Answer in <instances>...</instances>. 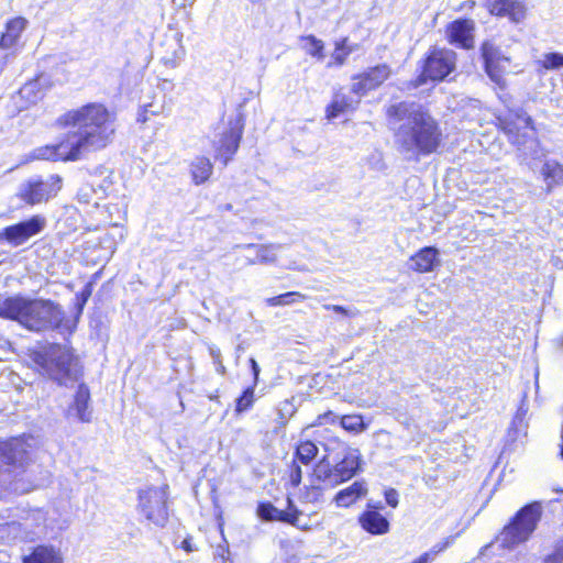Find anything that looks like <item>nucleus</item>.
<instances>
[{
    "label": "nucleus",
    "instance_id": "f257e3e1",
    "mask_svg": "<svg viewBox=\"0 0 563 563\" xmlns=\"http://www.w3.org/2000/svg\"><path fill=\"white\" fill-rule=\"evenodd\" d=\"M387 114L399 122L394 142L406 161L419 162L421 157L437 152L442 142V133L438 122L421 106L399 102L391 104Z\"/></svg>",
    "mask_w": 563,
    "mask_h": 563
},
{
    "label": "nucleus",
    "instance_id": "f03ea898",
    "mask_svg": "<svg viewBox=\"0 0 563 563\" xmlns=\"http://www.w3.org/2000/svg\"><path fill=\"white\" fill-rule=\"evenodd\" d=\"M57 123L77 129L68 134L75 147L74 157H84L91 151L106 147L115 131L114 114L101 103H88L70 110L60 115Z\"/></svg>",
    "mask_w": 563,
    "mask_h": 563
},
{
    "label": "nucleus",
    "instance_id": "7ed1b4c3",
    "mask_svg": "<svg viewBox=\"0 0 563 563\" xmlns=\"http://www.w3.org/2000/svg\"><path fill=\"white\" fill-rule=\"evenodd\" d=\"M0 317L16 321L30 331L69 329L64 324L63 308L52 300L9 297L0 301Z\"/></svg>",
    "mask_w": 563,
    "mask_h": 563
},
{
    "label": "nucleus",
    "instance_id": "20e7f679",
    "mask_svg": "<svg viewBox=\"0 0 563 563\" xmlns=\"http://www.w3.org/2000/svg\"><path fill=\"white\" fill-rule=\"evenodd\" d=\"M32 358L48 378L59 385L70 386L81 376L78 357L66 346L51 345L43 351L35 352Z\"/></svg>",
    "mask_w": 563,
    "mask_h": 563
},
{
    "label": "nucleus",
    "instance_id": "39448f33",
    "mask_svg": "<svg viewBox=\"0 0 563 563\" xmlns=\"http://www.w3.org/2000/svg\"><path fill=\"white\" fill-rule=\"evenodd\" d=\"M541 515L542 507L538 501L528 504L518 510L498 536L501 547L514 548L526 542L536 530Z\"/></svg>",
    "mask_w": 563,
    "mask_h": 563
},
{
    "label": "nucleus",
    "instance_id": "423d86ee",
    "mask_svg": "<svg viewBox=\"0 0 563 563\" xmlns=\"http://www.w3.org/2000/svg\"><path fill=\"white\" fill-rule=\"evenodd\" d=\"M62 189V178L51 175L47 178L33 176L24 180L18 191V197L29 206L48 201Z\"/></svg>",
    "mask_w": 563,
    "mask_h": 563
},
{
    "label": "nucleus",
    "instance_id": "0eeeda50",
    "mask_svg": "<svg viewBox=\"0 0 563 563\" xmlns=\"http://www.w3.org/2000/svg\"><path fill=\"white\" fill-rule=\"evenodd\" d=\"M167 486L148 487L139 493V508L144 517L157 527L168 521Z\"/></svg>",
    "mask_w": 563,
    "mask_h": 563
},
{
    "label": "nucleus",
    "instance_id": "6e6552de",
    "mask_svg": "<svg viewBox=\"0 0 563 563\" xmlns=\"http://www.w3.org/2000/svg\"><path fill=\"white\" fill-rule=\"evenodd\" d=\"M455 52L434 48L426 59L422 75L431 80H443L455 69Z\"/></svg>",
    "mask_w": 563,
    "mask_h": 563
},
{
    "label": "nucleus",
    "instance_id": "1a4fd4ad",
    "mask_svg": "<svg viewBox=\"0 0 563 563\" xmlns=\"http://www.w3.org/2000/svg\"><path fill=\"white\" fill-rule=\"evenodd\" d=\"M342 484L334 465L329 462L324 456L313 467L311 474V487L309 488L308 496L310 500L317 501L321 496L322 489H333Z\"/></svg>",
    "mask_w": 563,
    "mask_h": 563
},
{
    "label": "nucleus",
    "instance_id": "9d476101",
    "mask_svg": "<svg viewBox=\"0 0 563 563\" xmlns=\"http://www.w3.org/2000/svg\"><path fill=\"white\" fill-rule=\"evenodd\" d=\"M499 126L508 135L512 144H520V141L528 135V129L533 130L532 119L522 109L509 110L506 114L497 118Z\"/></svg>",
    "mask_w": 563,
    "mask_h": 563
},
{
    "label": "nucleus",
    "instance_id": "9b49d317",
    "mask_svg": "<svg viewBox=\"0 0 563 563\" xmlns=\"http://www.w3.org/2000/svg\"><path fill=\"white\" fill-rule=\"evenodd\" d=\"M390 67L386 64L377 65L368 70L354 75L351 91L358 98L378 88L390 76Z\"/></svg>",
    "mask_w": 563,
    "mask_h": 563
},
{
    "label": "nucleus",
    "instance_id": "f8f14e48",
    "mask_svg": "<svg viewBox=\"0 0 563 563\" xmlns=\"http://www.w3.org/2000/svg\"><path fill=\"white\" fill-rule=\"evenodd\" d=\"M45 225L44 217L33 216L25 221L4 228L5 241L12 246H20L32 236L41 233Z\"/></svg>",
    "mask_w": 563,
    "mask_h": 563
},
{
    "label": "nucleus",
    "instance_id": "ddd939ff",
    "mask_svg": "<svg viewBox=\"0 0 563 563\" xmlns=\"http://www.w3.org/2000/svg\"><path fill=\"white\" fill-rule=\"evenodd\" d=\"M287 510H279L271 503H261L257 506V516L266 521L287 522L299 529L307 530L308 527L306 525H301L299 520L301 511L297 509V507L292 504V500L290 498L287 499Z\"/></svg>",
    "mask_w": 563,
    "mask_h": 563
},
{
    "label": "nucleus",
    "instance_id": "4468645a",
    "mask_svg": "<svg viewBox=\"0 0 563 563\" xmlns=\"http://www.w3.org/2000/svg\"><path fill=\"white\" fill-rule=\"evenodd\" d=\"M243 125L236 121L234 125L223 132L218 141H214L216 158L222 161L224 165L229 163L239 148L242 137Z\"/></svg>",
    "mask_w": 563,
    "mask_h": 563
},
{
    "label": "nucleus",
    "instance_id": "2eb2a0df",
    "mask_svg": "<svg viewBox=\"0 0 563 563\" xmlns=\"http://www.w3.org/2000/svg\"><path fill=\"white\" fill-rule=\"evenodd\" d=\"M474 21L468 19H459L450 23L446 27V36L451 44L461 48H472L474 45Z\"/></svg>",
    "mask_w": 563,
    "mask_h": 563
},
{
    "label": "nucleus",
    "instance_id": "dca6fc26",
    "mask_svg": "<svg viewBox=\"0 0 563 563\" xmlns=\"http://www.w3.org/2000/svg\"><path fill=\"white\" fill-rule=\"evenodd\" d=\"M481 51L485 64V70L488 77L494 82L500 85L504 75L501 63H509V59L505 56H501L499 49L488 41L483 43Z\"/></svg>",
    "mask_w": 563,
    "mask_h": 563
},
{
    "label": "nucleus",
    "instance_id": "f3484780",
    "mask_svg": "<svg viewBox=\"0 0 563 563\" xmlns=\"http://www.w3.org/2000/svg\"><path fill=\"white\" fill-rule=\"evenodd\" d=\"M75 147L67 135L65 141L56 145L41 146L34 151V158L48 161H78L81 157H74Z\"/></svg>",
    "mask_w": 563,
    "mask_h": 563
},
{
    "label": "nucleus",
    "instance_id": "a211bd4d",
    "mask_svg": "<svg viewBox=\"0 0 563 563\" xmlns=\"http://www.w3.org/2000/svg\"><path fill=\"white\" fill-rule=\"evenodd\" d=\"M68 417H76L80 422H90L92 409L90 408V391L85 384H80L75 394L73 404L67 409Z\"/></svg>",
    "mask_w": 563,
    "mask_h": 563
},
{
    "label": "nucleus",
    "instance_id": "6ab92c4d",
    "mask_svg": "<svg viewBox=\"0 0 563 563\" xmlns=\"http://www.w3.org/2000/svg\"><path fill=\"white\" fill-rule=\"evenodd\" d=\"M236 247H243L250 252H253L254 255L246 256L247 265L255 264H275L277 262V251H279L283 245L282 244H245V245H236Z\"/></svg>",
    "mask_w": 563,
    "mask_h": 563
},
{
    "label": "nucleus",
    "instance_id": "aec40b11",
    "mask_svg": "<svg viewBox=\"0 0 563 563\" xmlns=\"http://www.w3.org/2000/svg\"><path fill=\"white\" fill-rule=\"evenodd\" d=\"M485 5L492 14L508 16L514 22H520L526 15L521 2L515 0H485Z\"/></svg>",
    "mask_w": 563,
    "mask_h": 563
},
{
    "label": "nucleus",
    "instance_id": "412c9836",
    "mask_svg": "<svg viewBox=\"0 0 563 563\" xmlns=\"http://www.w3.org/2000/svg\"><path fill=\"white\" fill-rule=\"evenodd\" d=\"M367 493V483L364 479L355 481L350 486L339 490L333 498V503L336 507L347 508L365 497Z\"/></svg>",
    "mask_w": 563,
    "mask_h": 563
},
{
    "label": "nucleus",
    "instance_id": "4be33fe9",
    "mask_svg": "<svg viewBox=\"0 0 563 563\" xmlns=\"http://www.w3.org/2000/svg\"><path fill=\"white\" fill-rule=\"evenodd\" d=\"M360 526L374 536L386 534L389 531V521L385 516L374 509H365L358 516Z\"/></svg>",
    "mask_w": 563,
    "mask_h": 563
},
{
    "label": "nucleus",
    "instance_id": "5701e85b",
    "mask_svg": "<svg viewBox=\"0 0 563 563\" xmlns=\"http://www.w3.org/2000/svg\"><path fill=\"white\" fill-rule=\"evenodd\" d=\"M342 483L350 481L361 471V456L357 450L346 449L341 461L334 464Z\"/></svg>",
    "mask_w": 563,
    "mask_h": 563
},
{
    "label": "nucleus",
    "instance_id": "b1692460",
    "mask_svg": "<svg viewBox=\"0 0 563 563\" xmlns=\"http://www.w3.org/2000/svg\"><path fill=\"white\" fill-rule=\"evenodd\" d=\"M411 268L419 273L432 272L439 264V251L433 246H426L411 256Z\"/></svg>",
    "mask_w": 563,
    "mask_h": 563
},
{
    "label": "nucleus",
    "instance_id": "393cba45",
    "mask_svg": "<svg viewBox=\"0 0 563 563\" xmlns=\"http://www.w3.org/2000/svg\"><path fill=\"white\" fill-rule=\"evenodd\" d=\"M360 103V98L354 100L342 91L334 93L331 103L325 109V117L329 121L338 118L340 114L353 111Z\"/></svg>",
    "mask_w": 563,
    "mask_h": 563
},
{
    "label": "nucleus",
    "instance_id": "a878e982",
    "mask_svg": "<svg viewBox=\"0 0 563 563\" xmlns=\"http://www.w3.org/2000/svg\"><path fill=\"white\" fill-rule=\"evenodd\" d=\"M45 81V78L43 76H40L36 79L26 82L19 90V97L24 101V104H22V107H29L30 104H34L44 97Z\"/></svg>",
    "mask_w": 563,
    "mask_h": 563
},
{
    "label": "nucleus",
    "instance_id": "bb28decb",
    "mask_svg": "<svg viewBox=\"0 0 563 563\" xmlns=\"http://www.w3.org/2000/svg\"><path fill=\"white\" fill-rule=\"evenodd\" d=\"M26 26V20L23 18H15L10 20L7 23L5 32L2 33L0 38V48H11L13 47L18 40L20 38L21 33Z\"/></svg>",
    "mask_w": 563,
    "mask_h": 563
},
{
    "label": "nucleus",
    "instance_id": "cd10ccee",
    "mask_svg": "<svg viewBox=\"0 0 563 563\" xmlns=\"http://www.w3.org/2000/svg\"><path fill=\"white\" fill-rule=\"evenodd\" d=\"M520 156L523 161H539L545 156V151L541 147L540 142L532 136H527L520 144H517Z\"/></svg>",
    "mask_w": 563,
    "mask_h": 563
},
{
    "label": "nucleus",
    "instance_id": "c85d7f7f",
    "mask_svg": "<svg viewBox=\"0 0 563 563\" xmlns=\"http://www.w3.org/2000/svg\"><path fill=\"white\" fill-rule=\"evenodd\" d=\"M59 552L53 547L40 545L33 552L24 558L23 563H62Z\"/></svg>",
    "mask_w": 563,
    "mask_h": 563
},
{
    "label": "nucleus",
    "instance_id": "c756f323",
    "mask_svg": "<svg viewBox=\"0 0 563 563\" xmlns=\"http://www.w3.org/2000/svg\"><path fill=\"white\" fill-rule=\"evenodd\" d=\"M541 175L548 190H551L554 185L563 184V165L553 159L545 161L541 168Z\"/></svg>",
    "mask_w": 563,
    "mask_h": 563
},
{
    "label": "nucleus",
    "instance_id": "7c9ffc66",
    "mask_svg": "<svg viewBox=\"0 0 563 563\" xmlns=\"http://www.w3.org/2000/svg\"><path fill=\"white\" fill-rule=\"evenodd\" d=\"M190 172L196 185L203 184L212 174V164L205 156L196 157L190 165Z\"/></svg>",
    "mask_w": 563,
    "mask_h": 563
},
{
    "label": "nucleus",
    "instance_id": "2f4dec72",
    "mask_svg": "<svg viewBox=\"0 0 563 563\" xmlns=\"http://www.w3.org/2000/svg\"><path fill=\"white\" fill-rule=\"evenodd\" d=\"M181 34H176L174 38V48L172 53H166L162 59L170 68H176L186 56V49L181 43Z\"/></svg>",
    "mask_w": 563,
    "mask_h": 563
},
{
    "label": "nucleus",
    "instance_id": "473e14b6",
    "mask_svg": "<svg viewBox=\"0 0 563 563\" xmlns=\"http://www.w3.org/2000/svg\"><path fill=\"white\" fill-rule=\"evenodd\" d=\"M301 42L303 43V49L309 55L317 57L318 59H323L324 44L321 40L317 38L314 35H306L301 37Z\"/></svg>",
    "mask_w": 563,
    "mask_h": 563
},
{
    "label": "nucleus",
    "instance_id": "72a5a7b5",
    "mask_svg": "<svg viewBox=\"0 0 563 563\" xmlns=\"http://www.w3.org/2000/svg\"><path fill=\"white\" fill-rule=\"evenodd\" d=\"M341 427L354 433H361L366 430L367 426L363 421V417L360 415H346L340 419Z\"/></svg>",
    "mask_w": 563,
    "mask_h": 563
},
{
    "label": "nucleus",
    "instance_id": "f704fd0d",
    "mask_svg": "<svg viewBox=\"0 0 563 563\" xmlns=\"http://www.w3.org/2000/svg\"><path fill=\"white\" fill-rule=\"evenodd\" d=\"M318 454V446L312 441L301 442L296 450V457L302 464H309Z\"/></svg>",
    "mask_w": 563,
    "mask_h": 563
},
{
    "label": "nucleus",
    "instance_id": "c9c22d12",
    "mask_svg": "<svg viewBox=\"0 0 563 563\" xmlns=\"http://www.w3.org/2000/svg\"><path fill=\"white\" fill-rule=\"evenodd\" d=\"M538 64L545 70H554L563 67V54L552 52L543 55Z\"/></svg>",
    "mask_w": 563,
    "mask_h": 563
},
{
    "label": "nucleus",
    "instance_id": "e433bc0d",
    "mask_svg": "<svg viewBox=\"0 0 563 563\" xmlns=\"http://www.w3.org/2000/svg\"><path fill=\"white\" fill-rule=\"evenodd\" d=\"M254 402V386L247 387L236 399L235 411L241 413L249 410Z\"/></svg>",
    "mask_w": 563,
    "mask_h": 563
},
{
    "label": "nucleus",
    "instance_id": "4c0bfd02",
    "mask_svg": "<svg viewBox=\"0 0 563 563\" xmlns=\"http://www.w3.org/2000/svg\"><path fill=\"white\" fill-rule=\"evenodd\" d=\"M450 544V541H445L442 544H437L432 548V550L424 552L419 558H417L411 563H432L434 556L446 549Z\"/></svg>",
    "mask_w": 563,
    "mask_h": 563
},
{
    "label": "nucleus",
    "instance_id": "58836bf2",
    "mask_svg": "<svg viewBox=\"0 0 563 563\" xmlns=\"http://www.w3.org/2000/svg\"><path fill=\"white\" fill-rule=\"evenodd\" d=\"M345 44H346V37L342 38L341 41H338L335 43V49L332 54V57L334 59V63L338 66L344 65V63L346 62V58L349 56L347 53H345Z\"/></svg>",
    "mask_w": 563,
    "mask_h": 563
},
{
    "label": "nucleus",
    "instance_id": "ea45409f",
    "mask_svg": "<svg viewBox=\"0 0 563 563\" xmlns=\"http://www.w3.org/2000/svg\"><path fill=\"white\" fill-rule=\"evenodd\" d=\"M92 294V285L87 284L84 289L76 295V307L78 310V314H81L85 305Z\"/></svg>",
    "mask_w": 563,
    "mask_h": 563
},
{
    "label": "nucleus",
    "instance_id": "a19ab883",
    "mask_svg": "<svg viewBox=\"0 0 563 563\" xmlns=\"http://www.w3.org/2000/svg\"><path fill=\"white\" fill-rule=\"evenodd\" d=\"M277 413L279 418L278 423L283 426L286 424L288 418L294 413V408L289 400H285L279 404Z\"/></svg>",
    "mask_w": 563,
    "mask_h": 563
},
{
    "label": "nucleus",
    "instance_id": "79ce46f5",
    "mask_svg": "<svg viewBox=\"0 0 563 563\" xmlns=\"http://www.w3.org/2000/svg\"><path fill=\"white\" fill-rule=\"evenodd\" d=\"M323 308L325 310H331L338 314H341L345 318H354L358 313V311L355 309H346L345 307L339 305H323Z\"/></svg>",
    "mask_w": 563,
    "mask_h": 563
},
{
    "label": "nucleus",
    "instance_id": "37998d69",
    "mask_svg": "<svg viewBox=\"0 0 563 563\" xmlns=\"http://www.w3.org/2000/svg\"><path fill=\"white\" fill-rule=\"evenodd\" d=\"M283 300L285 306L291 305L297 301H303L306 299V296L303 294L297 292V291H289L282 294Z\"/></svg>",
    "mask_w": 563,
    "mask_h": 563
},
{
    "label": "nucleus",
    "instance_id": "c03bdc74",
    "mask_svg": "<svg viewBox=\"0 0 563 563\" xmlns=\"http://www.w3.org/2000/svg\"><path fill=\"white\" fill-rule=\"evenodd\" d=\"M229 554H230V552H229V547H228L227 542H224V544H219L214 552L216 559H221V563H225V561L229 558Z\"/></svg>",
    "mask_w": 563,
    "mask_h": 563
},
{
    "label": "nucleus",
    "instance_id": "a18cd8bd",
    "mask_svg": "<svg viewBox=\"0 0 563 563\" xmlns=\"http://www.w3.org/2000/svg\"><path fill=\"white\" fill-rule=\"evenodd\" d=\"M385 499L390 507L396 508L398 506V493L395 489H387L385 492Z\"/></svg>",
    "mask_w": 563,
    "mask_h": 563
},
{
    "label": "nucleus",
    "instance_id": "49530a36",
    "mask_svg": "<svg viewBox=\"0 0 563 563\" xmlns=\"http://www.w3.org/2000/svg\"><path fill=\"white\" fill-rule=\"evenodd\" d=\"M302 472L300 466L296 465L290 474V482L294 486H298L301 483Z\"/></svg>",
    "mask_w": 563,
    "mask_h": 563
},
{
    "label": "nucleus",
    "instance_id": "de8ad7c7",
    "mask_svg": "<svg viewBox=\"0 0 563 563\" xmlns=\"http://www.w3.org/2000/svg\"><path fill=\"white\" fill-rule=\"evenodd\" d=\"M320 423H328V422H334L338 419V416L334 415L332 411H328L319 417Z\"/></svg>",
    "mask_w": 563,
    "mask_h": 563
},
{
    "label": "nucleus",
    "instance_id": "09e8293b",
    "mask_svg": "<svg viewBox=\"0 0 563 563\" xmlns=\"http://www.w3.org/2000/svg\"><path fill=\"white\" fill-rule=\"evenodd\" d=\"M266 303L271 307L285 306L282 295L266 299Z\"/></svg>",
    "mask_w": 563,
    "mask_h": 563
},
{
    "label": "nucleus",
    "instance_id": "8fccbe9b",
    "mask_svg": "<svg viewBox=\"0 0 563 563\" xmlns=\"http://www.w3.org/2000/svg\"><path fill=\"white\" fill-rule=\"evenodd\" d=\"M250 364L254 375V385H256L260 375V366L254 358H250Z\"/></svg>",
    "mask_w": 563,
    "mask_h": 563
},
{
    "label": "nucleus",
    "instance_id": "3c124183",
    "mask_svg": "<svg viewBox=\"0 0 563 563\" xmlns=\"http://www.w3.org/2000/svg\"><path fill=\"white\" fill-rule=\"evenodd\" d=\"M384 508V505L382 501H373V500H369L367 504H366V509H374L376 511L379 512L380 509Z\"/></svg>",
    "mask_w": 563,
    "mask_h": 563
},
{
    "label": "nucleus",
    "instance_id": "603ef678",
    "mask_svg": "<svg viewBox=\"0 0 563 563\" xmlns=\"http://www.w3.org/2000/svg\"><path fill=\"white\" fill-rule=\"evenodd\" d=\"M174 4L178 8H186L188 5H191L195 0H173Z\"/></svg>",
    "mask_w": 563,
    "mask_h": 563
},
{
    "label": "nucleus",
    "instance_id": "864d4df0",
    "mask_svg": "<svg viewBox=\"0 0 563 563\" xmlns=\"http://www.w3.org/2000/svg\"><path fill=\"white\" fill-rule=\"evenodd\" d=\"M181 548L186 551V552H192L196 550V548H194L191 541L189 539H185L183 542H181Z\"/></svg>",
    "mask_w": 563,
    "mask_h": 563
},
{
    "label": "nucleus",
    "instance_id": "5fc2aeb1",
    "mask_svg": "<svg viewBox=\"0 0 563 563\" xmlns=\"http://www.w3.org/2000/svg\"><path fill=\"white\" fill-rule=\"evenodd\" d=\"M8 57H9L8 54L0 56V74L3 71V69L7 65Z\"/></svg>",
    "mask_w": 563,
    "mask_h": 563
},
{
    "label": "nucleus",
    "instance_id": "6e6d98bb",
    "mask_svg": "<svg viewBox=\"0 0 563 563\" xmlns=\"http://www.w3.org/2000/svg\"><path fill=\"white\" fill-rule=\"evenodd\" d=\"M357 44H345V53H347V55H350L351 53H353L354 51L357 49Z\"/></svg>",
    "mask_w": 563,
    "mask_h": 563
},
{
    "label": "nucleus",
    "instance_id": "4d7b16f0",
    "mask_svg": "<svg viewBox=\"0 0 563 563\" xmlns=\"http://www.w3.org/2000/svg\"><path fill=\"white\" fill-rule=\"evenodd\" d=\"M211 354L214 358H218L220 356V351H214V350H211Z\"/></svg>",
    "mask_w": 563,
    "mask_h": 563
},
{
    "label": "nucleus",
    "instance_id": "13d9d810",
    "mask_svg": "<svg viewBox=\"0 0 563 563\" xmlns=\"http://www.w3.org/2000/svg\"><path fill=\"white\" fill-rule=\"evenodd\" d=\"M5 240L4 229L0 232V242Z\"/></svg>",
    "mask_w": 563,
    "mask_h": 563
},
{
    "label": "nucleus",
    "instance_id": "bf43d9fd",
    "mask_svg": "<svg viewBox=\"0 0 563 563\" xmlns=\"http://www.w3.org/2000/svg\"><path fill=\"white\" fill-rule=\"evenodd\" d=\"M220 367H221V372L223 373L224 366L220 364Z\"/></svg>",
    "mask_w": 563,
    "mask_h": 563
},
{
    "label": "nucleus",
    "instance_id": "052dcab7",
    "mask_svg": "<svg viewBox=\"0 0 563 563\" xmlns=\"http://www.w3.org/2000/svg\"><path fill=\"white\" fill-rule=\"evenodd\" d=\"M5 482H7L5 479H3V481H2V479H0V483H1V484H5Z\"/></svg>",
    "mask_w": 563,
    "mask_h": 563
},
{
    "label": "nucleus",
    "instance_id": "680f3d73",
    "mask_svg": "<svg viewBox=\"0 0 563 563\" xmlns=\"http://www.w3.org/2000/svg\"><path fill=\"white\" fill-rule=\"evenodd\" d=\"M561 346L563 347V336L561 338Z\"/></svg>",
    "mask_w": 563,
    "mask_h": 563
}]
</instances>
